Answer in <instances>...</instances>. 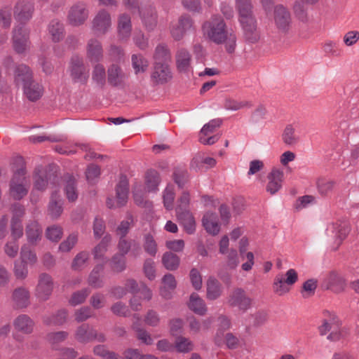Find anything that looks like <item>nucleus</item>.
Wrapping results in <instances>:
<instances>
[{
    "label": "nucleus",
    "mask_w": 359,
    "mask_h": 359,
    "mask_svg": "<svg viewBox=\"0 0 359 359\" xmlns=\"http://www.w3.org/2000/svg\"><path fill=\"white\" fill-rule=\"evenodd\" d=\"M227 302L231 307L237 308L239 311L245 313L252 307V299L243 289L238 287L231 292Z\"/></svg>",
    "instance_id": "4"
},
{
    "label": "nucleus",
    "mask_w": 359,
    "mask_h": 359,
    "mask_svg": "<svg viewBox=\"0 0 359 359\" xmlns=\"http://www.w3.org/2000/svg\"><path fill=\"white\" fill-rule=\"evenodd\" d=\"M188 306L192 311L199 316H204L207 312L204 301L196 293L191 294Z\"/></svg>",
    "instance_id": "35"
},
{
    "label": "nucleus",
    "mask_w": 359,
    "mask_h": 359,
    "mask_svg": "<svg viewBox=\"0 0 359 359\" xmlns=\"http://www.w3.org/2000/svg\"><path fill=\"white\" fill-rule=\"evenodd\" d=\"M132 30L131 19L127 14L120 15L118 20V34L121 40H127Z\"/></svg>",
    "instance_id": "29"
},
{
    "label": "nucleus",
    "mask_w": 359,
    "mask_h": 359,
    "mask_svg": "<svg viewBox=\"0 0 359 359\" xmlns=\"http://www.w3.org/2000/svg\"><path fill=\"white\" fill-rule=\"evenodd\" d=\"M222 294V285L219 282L214 278H210L207 281V297L209 299L215 300Z\"/></svg>",
    "instance_id": "44"
},
{
    "label": "nucleus",
    "mask_w": 359,
    "mask_h": 359,
    "mask_svg": "<svg viewBox=\"0 0 359 359\" xmlns=\"http://www.w3.org/2000/svg\"><path fill=\"white\" fill-rule=\"evenodd\" d=\"M51 177L52 175L48 173L42 167L37 168L34 176V189L39 191H43L46 188L48 181L51 180Z\"/></svg>",
    "instance_id": "31"
},
{
    "label": "nucleus",
    "mask_w": 359,
    "mask_h": 359,
    "mask_svg": "<svg viewBox=\"0 0 359 359\" xmlns=\"http://www.w3.org/2000/svg\"><path fill=\"white\" fill-rule=\"evenodd\" d=\"M20 260L32 266L37 262L38 258L34 250H31L27 245H24L20 250Z\"/></svg>",
    "instance_id": "46"
},
{
    "label": "nucleus",
    "mask_w": 359,
    "mask_h": 359,
    "mask_svg": "<svg viewBox=\"0 0 359 359\" xmlns=\"http://www.w3.org/2000/svg\"><path fill=\"white\" fill-rule=\"evenodd\" d=\"M74 337L79 342L86 344L97 337V331L88 324H82L76 328Z\"/></svg>",
    "instance_id": "23"
},
{
    "label": "nucleus",
    "mask_w": 359,
    "mask_h": 359,
    "mask_svg": "<svg viewBox=\"0 0 359 359\" xmlns=\"http://www.w3.org/2000/svg\"><path fill=\"white\" fill-rule=\"evenodd\" d=\"M170 34L175 41L183 39L184 35L194 29L193 21L188 15H182L177 22H172L170 25Z\"/></svg>",
    "instance_id": "9"
},
{
    "label": "nucleus",
    "mask_w": 359,
    "mask_h": 359,
    "mask_svg": "<svg viewBox=\"0 0 359 359\" xmlns=\"http://www.w3.org/2000/svg\"><path fill=\"white\" fill-rule=\"evenodd\" d=\"M164 206L167 210H172L175 199V189L172 185H168L163 195Z\"/></svg>",
    "instance_id": "58"
},
{
    "label": "nucleus",
    "mask_w": 359,
    "mask_h": 359,
    "mask_svg": "<svg viewBox=\"0 0 359 359\" xmlns=\"http://www.w3.org/2000/svg\"><path fill=\"white\" fill-rule=\"evenodd\" d=\"M22 89L26 97L32 102L40 99L43 94V87L34 80L27 83L22 86Z\"/></svg>",
    "instance_id": "26"
},
{
    "label": "nucleus",
    "mask_w": 359,
    "mask_h": 359,
    "mask_svg": "<svg viewBox=\"0 0 359 359\" xmlns=\"http://www.w3.org/2000/svg\"><path fill=\"white\" fill-rule=\"evenodd\" d=\"M67 317V311L61 309L52 316H43V322L47 325H61L66 322Z\"/></svg>",
    "instance_id": "41"
},
{
    "label": "nucleus",
    "mask_w": 359,
    "mask_h": 359,
    "mask_svg": "<svg viewBox=\"0 0 359 359\" xmlns=\"http://www.w3.org/2000/svg\"><path fill=\"white\" fill-rule=\"evenodd\" d=\"M46 237L48 240L57 243L62 236L63 229L58 225H52L46 229Z\"/></svg>",
    "instance_id": "56"
},
{
    "label": "nucleus",
    "mask_w": 359,
    "mask_h": 359,
    "mask_svg": "<svg viewBox=\"0 0 359 359\" xmlns=\"http://www.w3.org/2000/svg\"><path fill=\"white\" fill-rule=\"evenodd\" d=\"M53 290L52 277L46 273L39 275L38 284L35 289V296L41 302L48 300Z\"/></svg>",
    "instance_id": "8"
},
{
    "label": "nucleus",
    "mask_w": 359,
    "mask_h": 359,
    "mask_svg": "<svg viewBox=\"0 0 359 359\" xmlns=\"http://www.w3.org/2000/svg\"><path fill=\"white\" fill-rule=\"evenodd\" d=\"M108 82L113 86H121L128 79V75L116 65H111L107 70Z\"/></svg>",
    "instance_id": "20"
},
{
    "label": "nucleus",
    "mask_w": 359,
    "mask_h": 359,
    "mask_svg": "<svg viewBox=\"0 0 359 359\" xmlns=\"http://www.w3.org/2000/svg\"><path fill=\"white\" fill-rule=\"evenodd\" d=\"M13 272L17 279H25L28 276V264L20 260H16L14 262Z\"/></svg>",
    "instance_id": "57"
},
{
    "label": "nucleus",
    "mask_w": 359,
    "mask_h": 359,
    "mask_svg": "<svg viewBox=\"0 0 359 359\" xmlns=\"http://www.w3.org/2000/svg\"><path fill=\"white\" fill-rule=\"evenodd\" d=\"M89 17V10L86 3L78 1L73 4L67 14V22L74 27L83 25Z\"/></svg>",
    "instance_id": "3"
},
{
    "label": "nucleus",
    "mask_w": 359,
    "mask_h": 359,
    "mask_svg": "<svg viewBox=\"0 0 359 359\" xmlns=\"http://www.w3.org/2000/svg\"><path fill=\"white\" fill-rule=\"evenodd\" d=\"M103 264L96 265L90 273L88 278V283L93 288H100L103 286L104 282L102 277Z\"/></svg>",
    "instance_id": "34"
},
{
    "label": "nucleus",
    "mask_w": 359,
    "mask_h": 359,
    "mask_svg": "<svg viewBox=\"0 0 359 359\" xmlns=\"http://www.w3.org/2000/svg\"><path fill=\"white\" fill-rule=\"evenodd\" d=\"M13 43L15 50L24 53L29 46V32L22 26L15 27L13 30Z\"/></svg>",
    "instance_id": "14"
},
{
    "label": "nucleus",
    "mask_w": 359,
    "mask_h": 359,
    "mask_svg": "<svg viewBox=\"0 0 359 359\" xmlns=\"http://www.w3.org/2000/svg\"><path fill=\"white\" fill-rule=\"evenodd\" d=\"M236 7L239 15L238 20L255 18L251 0H236Z\"/></svg>",
    "instance_id": "37"
},
{
    "label": "nucleus",
    "mask_w": 359,
    "mask_h": 359,
    "mask_svg": "<svg viewBox=\"0 0 359 359\" xmlns=\"http://www.w3.org/2000/svg\"><path fill=\"white\" fill-rule=\"evenodd\" d=\"M144 322L146 325L157 327L161 322L159 314L154 310H149L144 316Z\"/></svg>",
    "instance_id": "61"
},
{
    "label": "nucleus",
    "mask_w": 359,
    "mask_h": 359,
    "mask_svg": "<svg viewBox=\"0 0 359 359\" xmlns=\"http://www.w3.org/2000/svg\"><path fill=\"white\" fill-rule=\"evenodd\" d=\"M273 290L277 295L283 296L290 292V287L285 282L283 276L278 275L273 283Z\"/></svg>",
    "instance_id": "51"
},
{
    "label": "nucleus",
    "mask_w": 359,
    "mask_h": 359,
    "mask_svg": "<svg viewBox=\"0 0 359 359\" xmlns=\"http://www.w3.org/2000/svg\"><path fill=\"white\" fill-rule=\"evenodd\" d=\"M176 67L181 73L189 74L192 72V56L185 48H179L175 54Z\"/></svg>",
    "instance_id": "15"
},
{
    "label": "nucleus",
    "mask_w": 359,
    "mask_h": 359,
    "mask_svg": "<svg viewBox=\"0 0 359 359\" xmlns=\"http://www.w3.org/2000/svg\"><path fill=\"white\" fill-rule=\"evenodd\" d=\"M162 283L163 286L160 289L161 295L165 299H170L171 297L170 290H174L177 286L175 278L170 273L165 274L162 278Z\"/></svg>",
    "instance_id": "38"
},
{
    "label": "nucleus",
    "mask_w": 359,
    "mask_h": 359,
    "mask_svg": "<svg viewBox=\"0 0 359 359\" xmlns=\"http://www.w3.org/2000/svg\"><path fill=\"white\" fill-rule=\"evenodd\" d=\"M86 57L91 63H98L103 57L101 43L96 39H91L87 43Z\"/></svg>",
    "instance_id": "19"
},
{
    "label": "nucleus",
    "mask_w": 359,
    "mask_h": 359,
    "mask_svg": "<svg viewBox=\"0 0 359 359\" xmlns=\"http://www.w3.org/2000/svg\"><path fill=\"white\" fill-rule=\"evenodd\" d=\"M117 247L120 252L119 255L124 256L129 252L130 249V255L134 257H137L140 255L141 252V249L138 244H137L134 241L126 240L125 237H120Z\"/></svg>",
    "instance_id": "28"
},
{
    "label": "nucleus",
    "mask_w": 359,
    "mask_h": 359,
    "mask_svg": "<svg viewBox=\"0 0 359 359\" xmlns=\"http://www.w3.org/2000/svg\"><path fill=\"white\" fill-rule=\"evenodd\" d=\"M318 286V281L316 279L311 278L306 280L302 285L301 290L302 296L306 299L314 295Z\"/></svg>",
    "instance_id": "55"
},
{
    "label": "nucleus",
    "mask_w": 359,
    "mask_h": 359,
    "mask_svg": "<svg viewBox=\"0 0 359 359\" xmlns=\"http://www.w3.org/2000/svg\"><path fill=\"white\" fill-rule=\"evenodd\" d=\"M78 242V233H72L59 245L58 250L62 252H69Z\"/></svg>",
    "instance_id": "54"
},
{
    "label": "nucleus",
    "mask_w": 359,
    "mask_h": 359,
    "mask_svg": "<svg viewBox=\"0 0 359 359\" xmlns=\"http://www.w3.org/2000/svg\"><path fill=\"white\" fill-rule=\"evenodd\" d=\"M160 175L156 170H149L145 177V188L148 192H156L160 184Z\"/></svg>",
    "instance_id": "40"
},
{
    "label": "nucleus",
    "mask_w": 359,
    "mask_h": 359,
    "mask_svg": "<svg viewBox=\"0 0 359 359\" xmlns=\"http://www.w3.org/2000/svg\"><path fill=\"white\" fill-rule=\"evenodd\" d=\"M68 335V332L65 331L51 332L47 335V339L52 344L53 348L56 349L55 345L65 341L67 338Z\"/></svg>",
    "instance_id": "64"
},
{
    "label": "nucleus",
    "mask_w": 359,
    "mask_h": 359,
    "mask_svg": "<svg viewBox=\"0 0 359 359\" xmlns=\"http://www.w3.org/2000/svg\"><path fill=\"white\" fill-rule=\"evenodd\" d=\"M274 22L276 27L281 32L289 29L291 18L288 11L282 5H278L274 9Z\"/></svg>",
    "instance_id": "16"
},
{
    "label": "nucleus",
    "mask_w": 359,
    "mask_h": 359,
    "mask_svg": "<svg viewBox=\"0 0 359 359\" xmlns=\"http://www.w3.org/2000/svg\"><path fill=\"white\" fill-rule=\"evenodd\" d=\"M63 211L62 201L57 192L52 194L48 206V212L53 219H57Z\"/></svg>",
    "instance_id": "32"
},
{
    "label": "nucleus",
    "mask_w": 359,
    "mask_h": 359,
    "mask_svg": "<svg viewBox=\"0 0 359 359\" xmlns=\"http://www.w3.org/2000/svg\"><path fill=\"white\" fill-rule=\"evenodd\" d=\"M13 327L18 332L29 334L33 332L34 322L26 314H20L13 320Z\"/></svg>",
    "instance_id": "25"
},
{
    "label": "nucleus",
    "mask_w": 359,
    "mask_h": 359,
    "mask_svg": "<svg viewBox=\"0 0 359 359\" xmlns=\"http://www.w3.org/2000/svg\"><path fill=\"white\" fill-rule=\"evenodd\" d=\"M194 347L193 341L188 338L179 336L175 339V348L179 353H189L194 349Z\"/></svg>",
    "instance_id": "50"
},
{
    "label": "nucleus",
    "mask_w": 359,
    "mask_h": 359,
    "mask_svg": "<svg viewBox=\"0 0 359 359\" xmlns=\"http://www.w3.org/2000/svg\"><path fill=\"white\" fill-rule=\"evenodd\" d=\"M162 263L168 270L174 271L180 265V258L171 252H166L162 257Z\"/></svg>",
    "instance_id": "48"
},
{
    "label": "nucleus",
    "mask_w": 359,
    "mask_h": 359,
    "mask_svg": "<svg viewBox=\"0 0 359 359\" xmlns=\"http://www.w3.org/2000/svg\"><path fill=\"white\" fill-rule=\"evenodd\" d=\"M131 64L135 74L144 73L149 67L148 60L140 53L132 55Z\"/></svg>",
    "instance_id": "39"
},
{
    "label": "nucleus",
    "mask_w": 359,
    "mask_h": 359,
    "mask_svg": "<svg viewBox=\"0 0 359 359\" xmlns=\"http://www.w3.org/2000/svg\"><path fill=\"white\" fill-rule=\"evenodd\" d=\"M89 259L90 254L88 251H81L77 253L72 260V269L74 271H82L87 266Z\"/></svg>",
    "instance_id": "42"
},
{
    "label": "nucleus",
    "mask_w": 359,
    "mask_h": 359,
    "mask_svg": "<svg viewBox=\"0 0 359 359\" xmlns=\"http://www.w3.org/2000/svg\"><path fill=\"white\" fill-rule=\"evenodd\" d=\"M65 190L67 198L69 201H74L77 198L78 194L76 189L75 180L72 177H69L67 181Z\"/></svg>",
    "instance_id": "62"
},
{
    "label": "nucleus",
    "mask_w": 359,
    "mask_h": 359,
    "mask_svg": "<svg viewBox=\"0 0 359 359\" xmlns=\"http://www.w3.org/2000/svg\"><path fill=\"white\" fill-rule=\"evenodd\" d=\"M245 39L250 43H257L260 39L255 18L239 20Z\"/></svg>",
    "instance_id": "12"
},
{
    "label": "nucleus",
    "mask_w": 359,
    "mask_h": 359,
    "mask_svg": "<svg viewBox=\"0 0 359 359\" xmlns=\"http://www.w3.org/2000/svg\"><path fill=\"white\" fill-rule=\"evenodd\" d=\"M339 321L335 316H332L329 320H324L323 324L319 327L320 335H325L328 332H332L334 328H337Z\"/></svg>",
    "instance_id": "60"
},
{
    "label": "nucleus",
    "mask_w": 359,
    "mask_h": 359,
    "mask_svg": "<svg viewBox=\"0 0 359 359\" xmlns=\"http://www.w3.org/2000/svg\"><path fill=\"white\" fill-rule=\"evenodd\" d=\"M172 78V74L167 63H153L151 72V81L154 85H163L168 83Z\"/></svg>",
    "instance_id": "7"
},
{
    "label": "nucleus",
    "mask_w": 359,
    "mask_h": 359,
    "mask_svg": "<svg viewBox=\"0 0 359 359\" xmlns=\"http://www.w3.org/2000/svg\"><path fill=\"white\" fill-rule=\"evenodd\" d=\"M90 293V290L88 288H83L74 292L69 299V304L76 306L83 303Z\"/></svg>",
    "instance_id": "53"
},
{
    "label": "nucleus",
    "mask_w": 359,
    "mask_h": 359,
    "mask_svg": "<svg viewBox=\"0 0 359 359\" xmlns=\"http://www.w3.org/2000/svg\"><path fill=\"white\" fill-rule=\"evenodd\" d=\"M202 222L207 232L212 235L219 233L220 226L218 223L217 215L215 213L206 212L203 217Z\"/></svg>",
    "instance_id": "30"
},
{
    "label": "nucleus",
    "mask_w": 359,
    "mask_h": 359,
    "mask_svg": "<svg viewBox=\"0 0 359 359\" xmlns=\"http://www.w3.org/2000/svg\"><path fill=\"white\" fill-rule=\"evenodd\" d=\"M111 242V236L105 235L98 245L93 250L92 252L95 260L101 261L103 264L107 262L108 259L105 256L108 247Z\"/></svg>",
    "instance_id": "27"
},
{
    "label": "nucleus",
    "mask_w": 359,
    "mask_h": 359,
    "mask_svg": "<svg viewBox=\"0 0 359 359\" xmlns=\"http://www.w3.org/2000/svg\"><path fill=\"white\" fill-rule=\"evenodd\" d=\"M252 104L248 101H237L232 99H227L224 102V108L227 110L237 111L247 107L250 108Z\"/></svg>",
    "instance_id": "59"
},
{
    "label": "nucleus",
    "mask_w": 359,
    "mask_h": 359,
    "mask_svg": "<svg viewBox=\"0 0 359 359\" xmlns=\"http://www.w3.org/2000/svg\"><path fill=\"white\" fill-rule=\"evenodd\" d=\"M111 24V17L109 12L104 8H102L95 15L91 22V28L97 35H102L110 29Z\"/></svg>",
    "instance_id": "6"
},
{
    "label": "nucleus",
    "mask_w": 359,
    "mask_h": 359,
    "mask_svg": "<svg viewBox=\"0 0 359 359\" xmlns=\"http://www.w3.org/2000/svg\"><path fill=\"white\" fill-rule=\"evenodd\" d=\"M266 191L271 195H275L283 187L285 180V174L282 169L273 167L268 173Z\"/></svg>",
    "instance_id": "10"
},
{
    "label": "nucleus",
    "mask_w": 359,
    "mask_h": 359,
    "mask_svg": "<svg viewBox=\"0 0 359 359\" xmlns=\"http://www.w3.org/2000/svg\"><path fill=\"white\" fill-rule=\"evenodd\" d=\"M350 229L346 222H337L330 224L327 228V234L332 237L334 241L337 249L342 241L349 233Z\"/></svg>",
    "instance_id": "11"
},
{
    "label": "nucleus",
    "mask_w": 359,
    "mask_h": 359,
    "mask_svg": "<svg viewBox=\"0 0 359 359\" xmlns=\"http://www.w3.org/2000/svg\"><path fill=\"white\" fill-rule=\"evenodd\" d=\"M92 79L98 87H104L106 83V72L102 65L97 63L94 66Z\"/></svg>",
    "instance_id": "47"
},
{
    "label": "nucleus",
    "mask_w": 359,
    "mask_h": 359,
    "mask_svg": "<svg viewBox=\"0 0 359 359\" xmlns=\"http://www.w3.org/2000/svg\"><path fill=\"white\" fill-rule=\"evenodd\" d=\"M132 329L136 332V337L138 340L146 345H151L154 340L151 334L144 328L140 327V325L133 323Z\"/></svg>",
    "instance_id": "52"
},
{
    "label": "nucleus",
    "mask_w": 359,
    "mask_h": 359,
    "mask_svg": "<svg viewBox=\"0 0 359 359\" xmlns=\"http://www.w3.org/2000/svg\"><path fill=\"white\" fill-rule=\"evenodd\" d=\"M48 31L55 42L60 41L64 37V27L57 20H53L48 26Z\"/></svg>",
    "instance_id": "45"
},
{
    "label": "nucleus",
    "mask_w": 359,
    "mask_h": 359,
    "mask_svg": "<svg viewBox=\"0 0 359 359\" xmlns=\"http://www.w3.org/2000/svg\"><path fill=\"white\" fill-rule=\"evenodd\" d=\"M116 191L118 206L124 205L127 202L128 196V181L126 175L120 177Z\"/></svg>",
    "instance_id": "33"
},
{
    "label": "nucleus",
    "mask_w": 359,
    "mask_h": 359,
    "mask_svg": "<svg viewBox=\"0 0 359 359\" xmlns=\"http://www.w3.org/2000/svg\"><path fill=\"white\" fill-rule=\"evenodd\" d=\"M296 127L293 124H287L283 133L282 140L289 146H293L299 142V136L295 133Z\"/></svg>",
    "instance_id": "43"
},
{
    "label": "nucleus",
    "mask_w": 359,
    "mask_h": 359,
    "mask_svg": "<svg viewBox=\"0 0 359 359\" xmlns=\"http://www.w3.org/2000/svg\"><path fill=\"white\" fill-rule=\"evenodd\" d=\"M139 13L147 30H154L157 25V13L154 6L152 5L141 6V8H139Z\"/></svg>",
    "instance_id": "17"
},
{
    "label": "nucleus",
    "mask_w": 359,
    "mask_h": 359,
    "mask_svg": "<svg viewBox=\"0 0 359 359\" xmlns=\"http://www.w3.org/2000/svg\"><path fill=\"white\" fill-rule=\"evenodd\" d=\"M33 80L32 71L28 66L24 64L16 66L14 72V81L16 85L22 87Z\"/></svg>",
    "instance_id": "24"
},
{
    "label": "nucleus",
    "mask_w": 359,
    "mask_h": 359,
    "mask_svg": "<svg viewBox=\"0 0 359 359\" xmlns=\"http://www.w3.org/2000/svg\"><path fill=\"white\" fill-rule=\"evenodd\" d=\"M143 248L150 256H156L158 252V245L156 240L151 233H146L144 235Z\"/></svg>",
    "instance_id": "49"
},
{
    "label": "nucleus",
    "mask_w": 359,
    "mask_h": 359,
    "mask_svg": "<svg viewBox=\"0 0 359 359\" xmlns=\"http://www.w3.org/2000/svg\"><path fill=\"white\" fill-rule=\"evenodd\" d=\"M34 11V4L29 0H19L14 9L15 20L20 23L29 21Z\"/></svg>",
    "instance_id": "13"
},
{
    "label": "nucleus",
    "mask_w": 359,
    "mask_h": 359,
    "mask_svg": "<svg viewBox=\"0 0 359 359\" xmlns=\"http://www.w3.org/2000/svg\"><path fill=\"white\" fill-rule=\"evenodd\" d=\"M15 161L21 165V167L15 170L11 180L10 194L14 199L20 200L28 192L29 181L25 177L26 171L22 157H17Z\"/></svg>",
    "instance_id": "2"
},
{
    "label": "nucleus",
    "mask_w": 359,
    "mask_h": 359,
    "mask_svg": "<svg viewBox=\"0 0 359 359\" xmlns=\"http://www.w3.org/2000/svg\"><path fill=\"white\" fill-rule=\"evenodd\" d=\"M11 300L16 309H25L30 304V292L25 287H18L13 291Z\"/></svg>",
    "instance_id": "18"
},
{
    "label": "nucleus",
    "mask_w": 359,
    "mask_h": 359,
    "mask_svg": "<svg viewBox=\"0 0 359 359\" xmlns=\"http://www.w3.org/2000/svg\"><path fill=\"white\" fill-rule=\"evenodd\" d=\"M69 70L72 80L76 83H85L89 77L88 69L82 57L74 55L71 58Z\"/></svg>",
    "instance_id": "5"
},
{
    "label": "nucleus",
    "mask_w": 359,
    "mask_h": 359,
    "mask_svg": "<svg viewBox=\"0 0 359 359\" xmlns=\"http://www.w3.org/2000/svg\"><path fill=\"white\" fill-rule=\"evenodd\" d=\"M133 40L135 46L140 50H144L149 46V39L144 36L142 31L135 32Z\"/></svg>",
    "instance_id": "63"
},
{
    "label": "nucleus",
    "mask_w": 359,
    "mask_h": 359,
    "mask_svg": "<svg viewBox=\"0 0 359 359\" xmlns=\"http://www.w3.org/2000/svg\"><path fill=\"white\" fill-rule=\"evenodd\" d=\"M204 37L217 45H223L228 53H234L237 46V36L233 30H228L224 19L215 15L202 25Z\"/></svg>",
    "instance_id": "1"
},
{
    "label": "nucleus",
    "mask_w": 359,
    "mask_h": 359,
    "mask_svg": "<svg viewBox=\"0 0 359 359\" xmlns=\"http://www.w3.org/2000/svg\"><path fill=\"white\" fill-rule=\"evenodd\" d=\"M25 234L28 243L35 245L42 238V228L37 221L31 220L26 226Z\"/></svg>",
    "instance_id": "22"
},
{
    "label": "nucleus",
    "mask_w": 359,
    "mask_h": 359,
    "mask_svg": "<svg viewBox=\"0 0 359 359\" xmlns=\"http://www.w3.org/2000/svg\"><path fill=\"white\" fill-rule=\"evenodd\" d=\"M181 208H176V215L184 231L189 234H193L196 231V222L189 211H182Z\"/></svg>",
    "instance_id": "21"
},
{
    "label": "nucleus",
    "mask_w": 359,
    "mask_h": 359,
    "mask_svg": "<svg viewBox=\"0 0 359 359\" xmlns=\"http://www.w3.org/2000/svg\"><path fill=\"white\" fill-rule=\"evenodd\" d=\"M154 63H167L171 61L170 51L165 44H158L154 50Z\"/></svg>",
    "instance_id": "36"
}]
</instances>
